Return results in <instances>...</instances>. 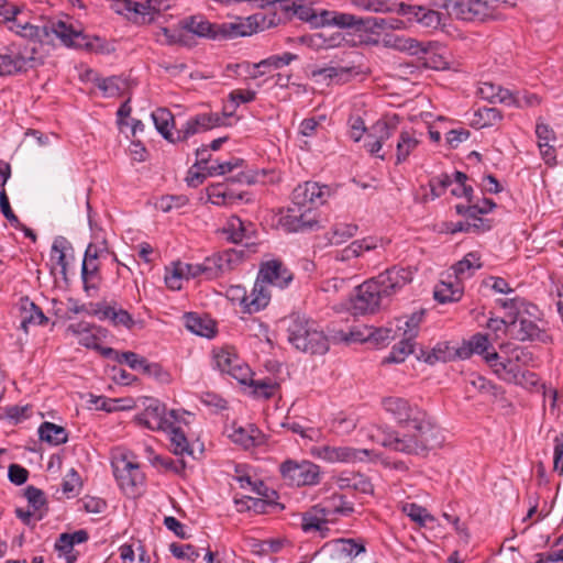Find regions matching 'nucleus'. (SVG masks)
Wrapping results in <instances>:
<instances>
[{
	"label": "nucleus",
	"mask_w": 563,
	"mask_h": 563,
	"mask_svg": "<svg viewBox=\"0 0 563 563\" xmlns=\"http://www.w3.org/2000/svg\"><path fill=\"white\" fill-rule=\"evenodd\" d=\"M67 331L78 338V343L88 349H99L98 338L91 332V327L87 322L69 324Z\"/></svg>",
	"instance_id": "c03bdc74"
},
{
	"label": "nucleus",
	"mask_w": 563,
	"mask_h": 563,
	"mask_svg": "<svg viewBox=\"0 0 563 563\" xmlns=\"http://www.w3.org/2000/svg\"><path fill=\"white\" fill-rule=\"evenodd\" d=\"M223 124V118L217 113H201L190 118L181 129L177 131V141H186L188 137Z\"/></svg>",
	"instance_id": "412c9836"
},
{
	"label": "nucleus",
	"mask_w": 563,
	"mask_h": 563,
	"mask_svg": "<svg viewBox=\"0 0 563 563\" xmlns=\"http://www.w3.org/2000/svg\"><path fill=\"white\" fill-rule=\"evenodd\" d=\"M43 64L37 54V47L25 46L23 49L16 43H10L0 48V76H12L25 73Z\"/></svg>",
	"instance_id": "20e7f679"
},
{
	"label": "nucleus",
	"mask_w": 563,
	"mask_h": 563,
	"mask_svg": "<svg viewBox=\"0 0 563 563\" xmlns=\"http://www.w3.org/2000/svg\"><path fill=\"white\" fill-rule=\"evenodd\" d=\"M423 317L424 311L420 310L408 317L397 318L399 342L393 346L389 355L383 360V364L401 363L413 353L415 339L419 333Z\"/></svg>",
	"instance_id": "39448f33"
},
{
	"label": "nucleus",
	"mask_w": 563,
	"mask_h": 563,
	"mask_svg": "<svg viewBox=\"0 0 563 563\" xmlns=\"http://www.w3.org/2000/svg\"><path fill=\"white\" fill-rule=\"evenodd\" d=\"M297 56L289 52L284 53L283 55H273L265 59H262L258 63L250 64H236L235 67H243L245 71L250 75L251 78H258L265 75L271 69H278L283 66L289 65L292 60H295Z\"/></svg>",
	"instance_id": "5701e85b"
},
{
	"label": "nucleus",
	"mask_w": 563,
	"mask_h": 563,
	"mask_svg": "<svg viewBox=\"0 0 563 563\" xmlns=\"http://www.w3.org/2000/svg\"><path fill=\"white\" fill-rule=\"evenodd\" d=\"M503 119L500 110L497 108L482 107L474 111L471 119V125L475 129L494 126Z\"/></svg>",
	"instance_id": "a19ab883"
},
{
	"label": "nucleus",
	"mask_w": 563,
	"mask_h": 563,
	"mask_svg": "<svg viewBox=\"0 0 563 563\" xmlns=\"http://www.w3.org/2000/svg\"><path fill=\"white\" fill-rule=\"evenodd\" d=\"M382 240L374 236H366L363 239L354 240L342 250H336L332 253V258L335 262L347 264L352 267L356 266V260L365 252L376 250Z\"/></svg>",
	"instance_id": "2eb2a0df"
},
{
	"label": "nucleus",
	"mask_w": 563,
	"mask_h": 563,
	"mask_svg": "<svg viewBox=\"0 0 563 563\" xmlns=\"http://www.w3.org/2000/svg\"><path fill=\"white\" fill-rule=\"evenodd\" d=\"M80 485L81 482L78 473L74 468H70L62 483L63 493L68 497L75 496L79 493Z\"/></svg>",
	"instance_id": "69168bd1"
},
{
	"label": "nucleus",
	"mask_w": 563,
	"mask_h": 563,
	"mask_svg": "<svg viewBox=\"0 0 563 563\" xmlns=\"http://www.w3.org/2000/svg\"><path fill=\"white\" fill-rule=\"evenodd\" d=\"M96 314H98L100 319H109L117 327L122 325L126 329H131L134 325L132 316L121 308L103 305L96 310Z\"/></svg>",
	"instance_id": "58836bf2"
},
{
	"label": "nucleus",
	"mask_w": 563,
	"mask_h": 563,
	"mask_svg": "<svg viewBox=\"0 0 563 563\" xmlns=\"http://www.w3.org/2000/svg\"><path fill=\"white\" fill-rule=\"evenodd\" d=\"M112 466L120 487L126 493L133 494L139 487L144 485L145 476L140 470L139 464L128 461L123 456L115 461Z\"/></svg>",
	"instance_id": "9b49d317"
},
{
	"label": "nucleus",
	"mask_w": 563,
	"mask_h": 563,
	"mask_svg": "<svg viewBox=\"0 0 563 563\" xmlns=\"http://www.w3.org/2000/svg\"><path fill=\"white\" fill-rule=\"evenodd\" d=\"M358 231L357 224L338 222L332 224L324 233V239L329 245H341L354 238Z\"/></svg>",
	"instance_id": "72a5a7b5"
},
{
	"label": "nucleus",
	"mask_w": 563,
	"mask_h": 563,
	"mask_svg": "<svg viewBox=\"0 0 563 563\" xmlns=\"http://www.w3.org/2000/svg\"><path fill=\"white\" fill-rule=\"evenodd\" d=\"M329 521L317 505L301 515V529L303 532H320L322 537L329 531Z\"/></svg>",
	"instance_id": "c85d7f7f"
},
{
	"label": "nucleus",
	"mask_w": 563,
	"mask_h": 563,
	"mask_svg": "<svg viewBox=\"0 0 563 563\" xmlns=\"http://www.w3.org/2000/svg\"><path fill=\"white\" fill-rule=\"evenodd\" d=\"M24 496L27 499L29 508L37 514L42 512V508L45 506L46 499L44 493L41 489L34 486H29L24 492Z\"/></svg>",
	"instance_id": "0e129e2a"
},
{
	"label": "nucleus",
	"mask_w": 563,
	"mask_h": 563,
	"mask_svg": "<svg viewBox=\"0 0 563 563\" xmlns=\"http://www.w3.org/2000/svg\"><path fill=\"white\" fill-rule=\"evenodd\" d=\"M517 321H519V330L516 338L519 341H538L544 344L551 342L550 334L537 321L522 314L517 318Z\"/></svg>",
	"instance_id": "a878e982"
},
{
	"label": "nucleus",
	"mask_w": 563,
	"mask_h": 563,
	"mask_svg": "<svg viewBox=\"0 0 563 563\" xmlns=\"http://www.w3.org/2000/svg\"><path fill=\"white\" fill-rule=\"evenodd\" d=\"M151 118L155 124V128L163 135V137L173 141L169 130V124L174 122L172 112L165 108H159L152 112Z\"/></svg>",
	"instance_id": "3c124183"
},
{
	"label": "nucleus",
	"mask_w": 563,
	"mask_h": 563,
	"mask_svg": "<svg viewBox=\"0 0 563 563\" xmlns=\"http://www.w3.org/2000/svg\"><path fill=\"white\" fill-rule=\"evenodd\" d=\"M285 321L287 340L295 349L311 355H322L328 352L329 340L314 320L291 314Z\"/></svg>",
	"instance_id": "7ed1b4c3"
},
{
	"label": "nucleus",
	"mask_w": 563,
	"mask_h": 563,
	"mask_svg": "<svg viewBox=\"0 0 563 563\" xmlns=\"http://www.w3.org/2000/svg\"><path fill=\"white\" fill-rule=\"evenodd\" d=\"M485 362L494 373L503 380L510 384H522L527 374H521V368L512 358L500 360L499 354L493 350L485 355Z\"/></svg>",
	"instance_id": "f3484780"
},
{
	"label": "nucleus",
	"mask_w": 563,
	"mask_h": 563,
	"mask_svg": "<svg viewBox=\"0 0 563 563\" xmlns=\"http://www.w3.org/2000/svg\"><path fill=\"white\" fill-rule=\"evenodd\" d=\"M213 360L216 367L221 373L232 376L242 384L247 382L250 368L244 365L234 353L221 349L214 351Z\"/></svg>",
	"instance_id": "dca6fc26"
},
{
	"label": "nucleus",
	"mask_w": 563,
	"mask_h": 563,
	"mask_svg": "<svg viewBox=\"0 0 563 563\" xmlns=\"http://www.w3.org/2000/svg\"><path fill=\"white\" fill-rule=\"evenodd\" d=\"M394 12L407 16L409 21H416L422 27L429 30H438L441 25H445V18L442 13L422 5L397 1Z\"/></svg>",
	"instance_id": "9d476101"
},
{
	"label": "nucleus",
	"mask_w": 563,
	"mask_h": 563,
	"mask_svg": "<svg viewBox=\"0 0 563 563\" xmlns=\"http://www.w3.org/2000/svg\"><path fill=\"white\" fill-rule=\"evenodd\" d=\"M328 196V186H320L314 181H306L299 184L292 190L291 201L296 206L313 210V208L323 205Z\"/></svg>",
	"instance_id": "f8f14e48"
},
{
	"label": "nucleus",
	"mask_w": 563,
	"mask_h": 563,
	"mask_svg": "<svg viewBox=\"0 0 563 563\" xmlns=\"http://www.w3.org/2000/svg\"><path fill=\"white\" fill-rule=\"evenodd\" d=\"M331 558L338 563H352L354 559L366 552L365 542L362 539L340 538L328 543Z\"/></svg>",
	"instance_id": "6ab92c4d"
},
{
	"label": "nucleus",
	"mask_w": 563,
	"mask_h": 563,
	"mask_svg": "<svg viewBox=\"0 0 563 563\" xmlns=\"http://www.w3.org/2000/svg\"><path fill=\"white\" fill-rule=\"evenodd\" d=\"M385 298L375 279L371 278L355 288L352 308L355 313H372L380 307Z\"/></svg>",
	"instance_id": "6e6552de"
},
{
	"label": "nucleus",
	"mask_w": 563,
	"mask_h": 563,
	"mask_svg": "<svg viewBox=\"0 0 563 563\" xmlns=\"http://www.w3.org/2000/svg\"><path fill=\"white\" fill-rule=\"evenodd\" d=\"M280 227L289 233L312 230L318 225L316 212L310 208L291 205L279 218Z\"/></svg>",
	"instance_id": "1a4fd4ad"
},
{
	"label": "nucleus",
	"mask_w": 563,
	"mask_h": 563,
	"mask_svg": "<svg viewBox=\"0 0 563 563\" xmlns=\"http://www.w3.org/2000/svg\"><path fill=\"white\" fill-rule=\"evenodd\" d=\"M208 200L217 206L230 205L236 199H241V195L235 196L233 192L228 191L223 185L216 184L207 188Z\"/></svg>",
	"instance_id": "8fccbe9b"
},
{
	"label": "nucleus",
	"mask_w": 563,
	"mask_h": 563,
	"mask_svg": "<svg viewBox=\"0 0 563 563\" xmlns=\"http://www.w3.org/2000/svg\"><path fill=\"white\" fill-rule=\"evenodd\" d=\"M478 22L487 20H498L504 15V11L514 5L508 0H470Z\"/></svg>",
	"instance_id": "b1692460"
},
{
	"label": "nucleus",
	"mask_w": 563,
	"mask_h": 563,
	"mask_svg": "<svg viewBox=\"0 0 563 563\" xmlns=\"http://www.w3.org/2000/svg\"><path fill=\"white\" fill-rule=\"evenodd\" d=\"M96 86L103 92L104 97H115L125 88V82L118 76L97 78Z\"/></svg>",
	"instance_id": "864d4df0"
},
{
	"label": "nucleus",
	"mask_w": 563,
	"mask_h": 563,
	"mask_svg": "<svg viewBox=\"0 0 563 563\" xmlns=\"http://www.w3.org/2000/svg\"><path fill=\"white\" fill-rule=\"evenodd\" d=\"M180 23L184 30H187L197 36L213 40L218 38V24L211 23L203 15L198 14L188 16L185 18Z\"/></svg>",
	"instance_id": "bb28decb"
},
{
	"label": "nucleus",
	"mask_w": 563,
	"mask_h": 563,
	"mask_svg": "<svg viewBox=\"0 0 563 563\" xmlns=\"http://www.w3.org/2000/svg\"><path fill=\"white\" fill-rule=\"evenodd\" d=\"M336 484L342 489L351 488L363 494L373 493V485L369 478L361 473L341 474L336 479Z\"/></svg>",
	"instance_id": "4c0bfd02"
},
{
	"label": "nucleus",
	"mask_w": 563,
	"mask_h": 563,
	"mask_svg": "<svg viewBox=\"0 0 563 563\" xmlns=\"http://www.w3.org/2000/svg\"><path fill=\"white\" fill-rule=\"evenodd\" d=\"M38 437L41 441L47 442L52 445H59L66 443L68 440V433L65 428L48 421H45L40 426Z\"/></svg>",
	"instance_id": "79ce46f5"
},
{
	"label": "nucleus",
	"mask_w": 563,
	"mask_h": 563,
	"mask_svg": "<svg viewBox=\"0 0 563 563\" xmlns=\"http://www.w3.org/2000/svg\"><path fill=\"white\" fill-rule=\"evenodd\" d=\"M382 406L385 412L406 432L437 448L442 444L443 437L440 427L416 404L401 397L389 396L382 399Z\"/></svg>",
	"instance_id": "f03ea898"
},
{
	"label": "nucleus",
	"mask_w": 563,
	"mask_h": 563,
	"mask_svg": "<svg viewBox=\"0 0 563 563\" xmlns=\"http://www.w3.org/2000/svg\"><path fill=\"white\" fill-rule=\"evenodd\" d=\"M452 183L453 180L446 174L433 177L429 183L432 199L441 197L445 192L446 188L452 185Z\"/></svg>",
	"instance_id": "338daca9"
},
{
	"label": "nucleus",
	"mask_w": 563,
	"mask_h": 563,
	"mask_svg": "<svg viewBox=\"0 0 563 563\" xmlns=\"http://www.w3.org/2000/svg\"><path fill=\"white\" fill-rule=\"evenodd\" d=\"M279 472L291 486H312L320 482V467L308 460H286L280 464Z\"/></svg>",
	"instance_id": "0eeeda50"
},
{
	"label": "nucleus",
	"mask_w": 563,
	"mask_h": 563,
	"mask_svg": "<svg viewBox=\"0 0 563 563\" xmlns=\"http://www.w3.org/2000/svg\"><path fill=\"white\" fill-rule=\"evenodd\" d=\"M320 511L329 522H334L339 517H347L354 512L353 503L349 501L342 494H332L317 504Z\"/></svg>",
	"instance_id": "4be33fe9"
},
{
	"label": "nucleus",
	"mask_w": 563,
	"mask_h": 563,
	"mask_svg": "<svg viewBox=\"0 0 563 563\" xmlns=\"http://www.w3.org/2000/svg\"><path fill=\"white\" fill-rule=\"evenodd\" d=\"M140 371L145 375L156 378L161 383L169 382V374L158 363H150L145 360Z\"/></svg>",
	"instance_id": "774afa93"
},
{
	"label": "nucleus",
	"mask_w": 563,
	"mask_h": 563,
	"mask_svg": "<svg viewBox=\"0 0 563 563\" xmlns=\"http://www.w3.org/2000/svg\"><path fill=\"white\" fill-rule=\"evenodd\" d=\"M170 446L176 455H192L188 440L180 428L173 427L170 430Z\"/></svg>",
	"instance_id": "5fc2aeb1"
},
{
	"label": "nucleus",
	"mask_w": 563,
	"mask_h": 563,
	"mask_svg": "<svg viewBox=\"0 0 563 563\" xmlns=\"http://www.w3.org/2000/svg\"><path fill=\"white\" fill-rule=\"evenodd\" d=\"M320 18L322 24L335 25L339 27L364 29L365 18H358L351 13L323 10L320 13Z\"/></svg>",
	"instance_id": "c756f323"
},
{
	"label": "nucleus",
	"mask_w": 563,
	"mask_h": 563,
	"mask_svg": "<svg viewBox=\"0 0 563 563\" xmlns=\"http://www.w3.org/2000/svg\"><path fill=\"white\" fill-rule=\"evenodd\" d=\"M396 324L395 328L393 327H385V328H377L371 331L367 335L368 339H372L377 344H385L390 340H396L398 338V328H397V319L395 320Z\"/></svg>",
	"instance_id": "e2e57ef3"
},
{
	"label": "nucleus",
	"mask_w": 563,
	"mask_h": 563,
	"mask_svg": "<svg viewBox=\"0 0 563 563\" xmlns=\"http://www.w3.org/2000/svg\"><path fill=\"white\" fill-rule=\"evenodd\" d=\"M223 233L232 243H240L244 239H251L253 233V224L244 222L240 217L232 216L228 219Z\"/></svg>",
	"instance_id": "7c9ffc66"
},
{
	"label": "nucleus",
	"mask_w": 563,
	"mask_h": 563,
	"mask_svg": "<svg viewBox=\"0 0 563 563\" xmlns=\"http://www.w3.org/2000/svg\"><path fill=\"white\" fill-rule=\"evenodd\" d=\"M81 279L84 283V288L87 292L90 289H98L101 279L98 261L84 257L81 265Z\"/></svg>",
	"instance_id": "37998d69"
},
{
	"label": "nucleus",
	"mask_w": 563,
	"mask_h": 563,
	"mask_svg": "<svg viewBox=\"0 0 563 563\" xmlns=\"http://www.w3.org/2000/svg\"><path fill=\"white\" fill-rule=\"evenodd\" d=\"M463 286L459 280H441L434 288V299L440 303L459 301L463 296Z\"/></svg>",
	"instance_id": "e433bc0d"
},
{
	"label": "nucleus",
	"mask_w": 563,
	"mask_h": 563,
	"mask_svg": "<svg viewBox=\"0 0 563 563\" xmlns=\"http://www.w3.org/2000/svg\"><path fill=\"white\" fill-rule=\"evenodd\" d=\"M200 265L206 279H214L224 274L219 253L207 257L202 263H200Z\"/></svg>",
	"instance_id": "052dcab7"
},
{
	"label": "nucleus",
	"mask_w": 563,
	"mask_h": 563,
	"mask_svg": "<svg viewBox=\"0 0 563 563\" xmlns=\"http://www.w3.org/2000/svg\"><path fill=\"white\" fill-rule=\"evenodd\" d=\"M496 303L508 310L507 317L509 318V324H516L517 318L520 316V310L526 305V301L520 297H515L510 299H497Z\"/></svg>",
	"instance_id": "13d9d810"
},
{
	"label": "nucleus",
	"mask_w": 563,
	"mask_h": 563,
	"mask_svg": "<svg viewBox=\"0 0 563 563\" xmlns=\"http://www.w3.org/2000/svg\"><path fill=\"white\" fill-rule=\"evenodd\" d=\"M396 132V124L389 123L386 121H377L375 124L371 126V132L368 137H376L379 143L383 145L386 141H388Z\"/></svg>",
	"instance_id": "4d7b16f0"
},
{
	"label": "nucleus",
	"mask_w": 563,
	"mask_h": 563,
	"mask_svg": "<svg viewBox=\"0 0 563 563\" xmlns=\"http://www.w3.org/2000/svg\"><path fill=\"white\" fill-rule=\"evenodd\" d=\"M413 273L408 267L393 266L374 277L386 298L390 297L412 280Z\"/></svg>",
	"instance_id": "ddd939ff"
},
{
	"label": "nucleus",
	"mask_w": 563,
	"mask_h": 563,
	"mask_svg": "<svg viewBox=\"0 0 563 563\" xmlns=\"http://www.w3.org/2000/svg\"><path fill=\"white\" fill-rule=\"evenodd\" d=\"M448 14L454 19L475 22L478 21L470 0H443L441 4Z\"/></svg>",
	"instance_id": "c9c22d12"
},
{
	"label": "nucleus",
	"mask_w": 563,
	"mask_h": 563,
	"mask_svg": "<svg viewBox=\"0 0 563 563\" xmlns=\"http://www.w3.org/2000/svg\"><path fill=\"white\" fill-rule=\"evenodd\" d=\"M373 439L384 448L409 455H426L429 451L437 448L411 433L404 432L400 435L391 429H377L376 433L373 434Z\"/></svg>",
	"instance_id": "423d86ee"
},
{
	"label": "nucleus",
	"mask_w": 563,
	"mask_h": 563,
	"mask_svg": "<svg viewBox=\"0 0 563 563\" xmlns=\"http://www.w3.org/2000/svg\"><path fill=\"white\" fill-rule=\"evenodd\" d=\"M234 290L242 294L241 305L243 306L244 311L249 313L258 312L264 309L271 300L268 286L264 282L260 280L258 277L249 295L241 287H236Z\"/></svg>",
	"instance_id": "aec40b11"
},
{
	"label": "nucleus",
	"mask_w": 563,
	"mask_h": 563,
	"mask_svg": "<svg viewBox=\"0 0 563 563\" xmlns=\"http://www.w3.org/2000/svg\"><path fill=\"white\" fill-rule=\"evenodd\" d=\"M184 319L186 328L197 335L211 338L216 333L214 323L197 313L188 312Z\"/></svg>",
	"instance_id": "ea45409f"
},
{
	"label": "nucleus",
	"mask_w": 563,
	"mask_h": 563,
	"mask_svg": "<svg viewBox=\"0 0 563 563\" xmlns=\"http://www.w3.org/2000/svg\"><path fill=\"white\" fill-rule=\"evenodd\" d=\"M267 286L286 288L294 278L292 273L279 260L267 261L262 264L258 276Z\"/></svg>",
	"instance_id": "a211bd4d"
},
{
	"label": "nucleus",
	"mask_w": 563,
	"mask_h": 563,
	"mask_svg": "<svg viewBox=\"0 0 563 563\" xmlns=\"http://www.w3.org/2000/svg\"><path fill=\"white\" fill-rule=\"evenodd\" d=\"M256 97V92L253 90L235 89L229 95L230 106L224 107V115L230 117L235 111L236 107L242 103L252 102Z\"/></svg>",
	"instance_id": "603ef678"
},
{
	"label": "nucleus",
	"mask_w": 563,
	"mask_h": 563,
	"mask_svg": "<svg viewBox=\"0 0 563 563\" xmlns=\"http://www.w3.org/2000/svg\"><path fill=\"white\" fill-rule=\"evenodd\" d=\"M229 437L234 443L250 449L262 443L263 433L255 424L250 423L246 427H234Z\"/></svg>",
	"instance_id": "2f4dec72"
},
{
	"label": "nucleus",
	"mask_w": 563,
	"mask_h": 563,
	"mask_svg": "<svg viewBox=\"0 0 563 563\" xmlns=\"http://www.w3.org/2000/svg\"><path fill=\"white\" fill-rule=\"evenodd\" d=\"M21 308L24 311V317L21 321V325L24 329H26L27 324L42 325L48 321L42 309L30 301L29 298L22 299Z\"/></svg>",
	"instance_id": "49530a36"
},
{
	"label": "nucleus",
	"mask_w": 563,
	"mask_h": 563,
	"mask_svg": "<svg viewBox=\"0 0 563 563\" xmlns=\"http://www.w3.org/2000/svg\"><path fill=\"white\" fill-rule=\"evenodd\" d=\"M482 265L479 253L470 252L452 266L454 277L462 283L464 279L471 278Z\"/></svg>",
	"instance_id": "f704fd0d"
},
{
	"label": "nucleus",
	"mask_w": 563,
	"mask_h": 563,
	"mask_svg": "<svg viewBox=\"0 0 563 563\" xmlns=\"http://www.w3.org/2000/svg\"><path fill=\"white\" fill-rule=\"evenodd\" d=\"M235 22L238 25V37L250 36L276 25L274 18H268L267 14L262 12L246 18H236Z\"/></svg>",
	"instance_id": "393cba45"
},
{
	"label": "nucleus",
	"mask_w": 563,
	"mask_h": 563,
	"mask_svg": "<svg viewBox=\"0 0 563 563\" xmlns=\"http://www.w3.org/2000/svg\"><path fill=\"white\" fill-rule=\"evenodd\" d=\"M169 551L175 558L187 560L189 562H195L200 556V553L192 544L172 543L169 545Z\"/></svg>",
	"instance_id": "680f3d73"
},
{
	"label": "nucleus",
	"mask_w": 563,
	"mask_h": 563,
	"mask_svg": "<svg viewBox=\"0 0 563 563\" xmlns=\"http://www.w3.org/2000/svg\"><path fill=\"white\" fill-rule=\"evenodd\" d=\"M368 450L350 446L321 445L313 449V454L329 463H353L368 456Z\"/></svg>",
	"instance_id": "4468645a"
},
{
	"label": "nucleus",
	"mask_w": 563,
	"mask_h": 563,
	"mask_svg": "<svg viewBox=\"0 0 563 563\" xmlns=\"http://www.w3.org/2000/svg\"><path fill=\"white\" fill-rule=\"evenodd\" d=\"M420 140L413 130H402L396 143V164H402L418 147Z\"/></svg>",
	"instance_id": "473e14b6"
},
{
	"label": "nucleus",
	"mask_w": 563,
	"mask_h": 563,
	"mask_svg": "<svg viewBox=\"0 0 563 563\" xmlns=\"http://www.w3.org/2000/svg\"><path fill=\"white\" fill-rule=\"evenodd\" d=\"M7 27L23 38L41 44H51L54 38H58L67 47L91 49L93 47L92 41L97 40V37L86 34L80 27L67 24L64 21H53L40 26L22 19L21 14L12 19Z\"/></svg>",
	"instance_id": "f257e3e1"
},
{
	"label": "nucleus",
	"mask_w": 563,
	"mask_h": 563,
	"mask_svg": "<svg viewBox=\"0 0 563 563\" xmlns=\"http://www.w3.org/2000/svg\"><path fill=\"white\" fill-rule=\"evenodd\" d=\"M402 511L412 521L424 526L428 521H433L434 518L428 512V510L415 503H407L402 506Z\"/></svg>",
	"instance_id": "6e6d98bb"
},
{
	"label": "nucleus",
	"mask_w": 563,
	"mask_h": 563,
	"mask_svg": "<svg viewBox=\"0 0 563 563\" xmlns=\"http://www.w3.org/2000/svg\"><path fill=\"white\" fill-rule=\"evenodd\" d=\"M262 8H272L276 25L282 22L283 19L292 18L295 4L298 0H260Z\"/></svg>",
	"instance_id": "a18cd8bd"
},
{
	"label": "nucleus",
	"mask_w": 563,
	"mask_h": 563,
	"mask_svg": "<svg viewBox=\"0 0 563 563\" xmlns=\"http://www.w3.org/2000/svg\"><path fill=\"white\" fill-rule=\"evenodd\" d=\"M405 27V22L395 18L368 16L364 19V30L373 33L376 31L402 30Z\"/></svg>",
	"instance_id": "de8ad7c7"
},
{
	"label": "nucleus",
	"mask_w": 563,
	"mask_h": 563,
	"mask_svg": "<svg viewBox=\"0 0 563 563\" xmlns=\"http://www.w3.org/2000/svg\"><path fill=\"white\" fill-rule=\"evenodd\" d=\"M165 406L156 399H152L140 416V421L152 430L163 429L167 423Z\"/></svg>",
	"instance_id": "cd10ccee"
},
{
	"label": "nucleus",
	"mask_w": 563,
	"mask_h": 563,
	"mask_svg": "<svg viewBox=\"0 0 563 563\" xmlns=\"http://www.w3.org/2000/svg\"><path fill=\"white\" fill-rule=\"evenodd\" d=\"M357 75L354 67H323L312 70L313 77H322L323 79L335 80L336 82H345L350 79L351 75Z\"/></svg>",
	"instance_id": "09e8293b"
},
{
	"label": "nucleus",
	"mask_w": 563,
	"mask_h": 563,
	"mask_svg": "<svg viewBox=\"0 0 563 563\" xmlns=\"http://www.w3.org/2000/svg\"><path fill=\"white\" fill-rule=\"evenodd\" d=\"M219 256L223 273H227L234 269L243 261L244 251L228 249L219 252Z\"/></svg>",
	"instance_id": "bf43d9fd"
}]
</instances>
